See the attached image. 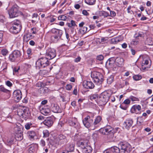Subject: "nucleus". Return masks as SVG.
<instances>
[{
	"label": "nucleus",
	"mask_w": 153,
	"mask_h": 153,
	"mask_svg": "<svg viewBox=\"0 0 153 153\" xmlns=\"http://www.w3.org/2000/svg\"><path fill=\"white\" fill-rule=\"evenodd\" d=\"M88 143L87 140H81L77 142V144L80 147L83 153H91L92 149Z\"/></svg>",
	"instance_id": "f257e3e1"
},
{
	"label": "nucleus",
	"mask_w": 153,
	"mask_h": 153,
	"mask_svg": "<svg viewBox=\"0 0 153 153\" xmlns=\"http://www.w3.org/2000/svg\"><path fill=\"white\" fill-rule=\"evenodd\" d=\"M99 132L101 134L107 135V138L109 140H111L114 137V130L110 126H107L104 128H100Z\"/></svg>",
	"instance_id": "f03ea898"
},
{
	"label": "nucleus",
	"mask_w": 153,
	"mask_h": 153,
	"mask_svg": "<svg viewBox=\"0 0 153 153\" xmlns=\"http://www.w3.org/2000/svg\"><path fill=\"white\" fill-rule=\"evenodd\" d=\"M109 92L105 91L99 95L97 102L100 106L105 105L109 100Z\"/></svg>",
	"instance_id": "7ed1b4c3"
},
{
	"label": "nucleus",
	"mask_w": 153,
	"mask_h": 153,
	"mask_svg": "<svg viewBox=\"0 0 153 153\" xmlns=\"http://www.w3.org/2000/svg\"><path fill=\"white\" fill-rule=\"evenodd\" d=\"M11 24L12 26L10 28V32L15 34L18 33L22 28L20 22L18 20H15L12 22Z\"/></svg>",
	"instance_id": "20e7f679"
},
{
	"label": "nucleus",
	"mask_w": 153,
	"mask_h": 153,
	"mask_svg": "<svg viewBox=\"0 0 153 153\" xmlns=\"http://www.w3.org/2000/svg\"><path fill=\"white\" fill-rule=\"evenodd\" d=\"M46 57H42L39 59L36 63V67L37 69L43 68L48 65L50 63Z\"/></svg>",
	"instance_id": "39448f33"
},
{
	"label": "nucleus",
	"mask_w": 153,
	"mask_h": 153,
	"mask_svg": "<svg viewBox=\"0 0 153 153\" xmlns=\"http://www.w3.org/2000/svg\"><path fill=\"white\" fill-rule=\"evenodd\" d=\"M91 76L94 82L97 84H100L103 81V76L99 72L94 71L92 72L91 74Z\"/></svg>",
	"instance_id": "423d86ee"
},
{
	"label": "nucleus",
	"mask_w": 153,
	"mask_h": 153,
	"mask_svg": "<svg viewBox=\"0 0 153 153\" xmlns=\"http://www.w3.org/2000/svg\"><path fill=\"white\" fill-rule=\"evenodd\" d=\"M120 149L121 152L123 153H128L131 151V145L127 143H122L119 145Z\"/></svg>",
	"instance_id": "0eeeda50"
},
{
	"label": "nucleus",
	"mask_w": 153,
	"mask_h": 153,
	"mask_svg": "<svg viewBox=\"0 0 153 153\" xmlns=\"http://www.w3.org/2000/svg\"><path fill=\"white\" fill-rule=\"evenodd\" d=\"M19 11L17 7H13L8 11L9 17L10 18H14L18 16L19 14Z\"/></svg>",
	"instance_id": "6e6552de"
},
{
	"label": "nucleus",
	"mask_w": 153,
	"mask_h": 153,
	"mask_svg": "<svg viewBox=\"0 0 153 153\" xmlns=\"http://www.w3.org/2000/svg\"><path fill=\"white\" fill-rule=\"evenodd\" d=\"M84 126L87 128L91 127L92 129V126L93 124V120L91 119L89 115H88L82 120Z\"/></svg>",
	"instance_id": "1a4fd4ad"
},
{
	"label": "nucleus",
	"mask_w": 153,
	"mask_h": 153,
	"mask_svg": "<svg viewBox=\"0 0 153 153\" xmlns=\"http://www.w3.org/2000/svg\"><path fill=\"white\" fill-rule=\"evenodd\" d=\"M46 55L48 59H52L56 56V51L54 49L49 48L47 50Z\"/></svg>",
	"instance_id": "9d476101"
},
{
	"label": "nucleus",
	"mask_w": 153,
	"mask_h": 153,
	"mask_svg": "<svg viewBox=\"0 0 153 153\" xmlns=\"http://www.w3.org/2000/svg\"><path fill=\"white\" fill-rule=\"evenodd\" d=\"M21 56V54L19 51L15 50L10 55L9 59L11 62H14L19 58Z\"/></svg>",
	"instance_id": "9b49d317"
},
{
	"label": "nucleus",
	"mask_w": 153,
	"mask_h": 153,
	"mask_svg": "<svg viewBox=\"0 0 153 153\" xmlns=\"http://www.w3.org/2000/svg\"><path fill=\"white\" fill-rule=\"evenodd\" d=\"M106 66L108 68H112L114 70L117 68L114 60L112 59H108L106 62Z\"/></svg>",
	"instance_id": "f8f14e48"
},
{
	"label": "nucleus",
	"mask_w": 153,
	"mask_h": 153,
	"mask_svg": "<svg viewBox=\"0 0 153 153\" xmlns=\"http://www.w3.org/2000/svg\"><path fill=\"white\" fill-rule=\"evenodd\" d=\"M102 118L101 116H98L96 117L94 120L92 126V129L94 130L99 127L100 125V122Z\"/></svg>",
	"instance_id": "ddd939ff"
},
{
	"label": "nucleus",
	"mask_w": 153,
	"mask_h": 153,
	"mask_svg": "<svg viewBox=\"0 0 153 153\" xmlns=\"http://www.w3.org/2000/svg\"><path fill=\"white\" fill-rule=\"evenodd\" d=\"M28 109L23 107L22 109H19L17 111L18 115L20 117H25L27 116Z\"/></svg>",
	"instance_id": "4468645a"
},
{
	"label": "nucleus",
	"mask_w": 153,
	"mask_h": 153,
	"mask_svg": "<svg viewBox=\"0 0 153 153\" xmlns=\"http://www.w3.org/2000/svg\"><path fill=\"white\" fill-rule=\"evenodd\" d=\"M13 97L15 101L16 102H18L22 98L21 91L19 90L15 91L13 93Z\"/></svg>",
	"instance_id": "2eb2a0df"
},
{
	"label": "nucleus",
	"mask_w": 153,
	"mask_h": 153,
	"mask_svg": "<svg viewBox=\"0 0 153 153\" xmlns=\"http://www.w3.org/2000/svg\"><path fill=\"white\" fill-rule=\"evenodd\" d=\"M120 148L116 146L112 147L104 151L103 153H120Z\"/></svg>",
	"instance_id": "dca6fc26"
},
{
	"label": "nucleus",
	"mask_w": 153,
	"mask_h": 153,
	"mask_svg": "<svg viewBox=\"0 0 153 153\" xmlns=\"http://www.w3.org/2000/svg\"><path fill=\"white\" fill-rule=\"evenodd\" d=\"M74 118H72L69 120L68 123L70 125L74 126L77 130L79 129L81 127L80 124L77 121L74 122Z\"/></svg>",
	"instance_id": "f3484780"
},
{
	"label": "nucleus",
	"mask_w": 153,
	"mask_h": 153,
	"mask_svg": "<svg viewBox=\"0 0 153 153\" xmlns=\"http://www.w3.org/2000/svg\"><path fill=\"white\" fill-rule=\"evenodd\" d=\"M38 145L36 144H32L28 146V153H35L37 151Z\"/></svg>",
	"instance_id": "a211bd4d"
},
{
	"label": "nucleus",
	"mask_w": 153,
	"mask_h": 153,
	"mask_svg": "<svg viewBox=\"0 0 153 153\" xmlns=\"http://www.w3.org/2000/svg\"><path fill=\"white\" fill-rule=\"evenodd\" d=\"M57 141L61 144H63L67 142V139L66 137L62 134L59 135L57 137Z\"/></svg>",
	"instance_id": "6ab92c4d"
},
{
	"label": "nucleus",
	"mask_w": 153,
	"mask_h": 153,
	"mask_svg": "<svg viewBox=\"0 0 153 153\" xmlns=\"http://www.w3.org/2000/svg\"><path fill=\"white\" fill-rule=\"evenodd\" d=\"M83 86L87 89H91L94 88V85L91 81H84L83 82Z\"/></svg>",
	"instance_id": "aec40b11"
},
{
	"label": "nucleus",
	"mask_w": 153,
	"mask_h": 153,
	"mask_svg": "<svg viewBox=\"0 0 153 153\" xmlns=\"http://www.w3.org/2000/svg\"><path fill=\"white\" fill-rule=\"evenodd\" d=\"M133 123L132 120L130 118L126 119L123 124V127L127 129H129Z\"/></svg>",
	"instance_id": "412c9836"
},
{
	"label": "nucleus",
	"mask_w": 153,
	"mask_h": 153,
	"mask_svg": "<svg viewBox=\"0 0 153 153\" xmlns=\"http://www.w3.org/2000/svg\"><path fill=\"white\" fill-rule=\"evenodd\" d=\"M43 123L48 128L51 127L53 124V120L51 117H48L45 120Z\"/></svg>",
	"instance_id": "4be33fe9"
},
{
	"label": "nucleus",
	"mask_w": 153,
	"mask_h": 153,
	"mask_svg": "<svg viewBox=\"0 0 153 153\" xmlns=\"http://www.w3.org/2000/svg\"><path fill=\"white\" fill-rule=\"evenodd\" d=\"M40 18L38 16V15L36 13H34L32 16V19L31 22L33 25H36L39 23V21Z\"/></svg>",
	"instance_id": "5701e85b"
},
{
	"label": "nucleus",
	"mask_w": 153,
	"mask_h": 153,
	"mask_svg": "<svg viewBox=\"0 0 153 153\" xmlns=\"http://www.w3.org/2000/svg\"><path fill=\"white\" fill-rule=\"evenodd\" d=\"M27 135L30 140H33L34 138L36 137V132L33 131H29L27 133Z\"/></svg>",
	"instance_id": "b1692460"
},
{
	"label": "nucleus",
	"mask_w": 153,
	"mask_h": 153,
	"mask_svg": "<svg viewBox=\"0 0 153 153\" xmlns=\"http://www.w3.org/2000/svg\"><path fill=\"white\" fill-rule=\"evenodd\" d=\"M18 129V132L16 133L15 135V138L16 140L20 141L23 138V136L22 133L21 131V129L19 128L18 127H16Z\"/></svg>",
	"instance_id": "393cba45"
},
{
	"label": "nucleus",
	"mask_w": 153,
	"mask_h": 153,
	"mask_svg": "<svg viewBox=\"0 0 153 153\" xmlns=\"http://www.w3.org/2000/svg\"><path fill=\"white\" fill-rule=\"evenodd\" d=\"M130 102L131 101L129 98L126 99L124 101L123 103L120 105V107L123 110H126L128 108V106L127 105H124L129 104Z\"/></svg>",
	"instance_id": "a878e982"
},
{
	"label": "nucleus",
	"mask_w": 153,
	"mask_h": 153,
	"mask_svg": "<svg viewBox=\"0 0 153 153\" xmlns=\"http://www.w3.org/2000/svg\"><path fill=\"white\" fill-rule=\"evenodd\" d=\"M40 111L41 113L44 115L47 116L50 114L51 111L49 108H46L45 106L42 108Z\"/></svg>",
	"instance_id": "bb28decb"
},
{
	"label": "nucleus",
	"mask_w": 153,
	"mask_h": 153,
	"mask_svg": "<svg viewBox=\"0 0 153 153\" xmlns=\"http://www.w3.org/2000/svg\"><path fill=\"white\" fill-rule=\"evenodd\" d=\"M116 65L117 68L118 67H120L123 64L124 59L123 58L120 57H117L114 60Z\"/></svg>",
	"instance_id": "cd10ccee"
},
{
	"label": "nucleus",
	"mask_w": 153,
	"mask_h": 153,
	"mask_svg": "<svg viewBox=\"0 0 153 153\" xmlns=\"http://www.w3.org/2000/svg\"><path fill=\"white\" fill-rule=\"evenodd\" d=\"M51 109L54 113H60L61 110L57 104H53L52 105Z\"/></svg>",
	"instance_id": "c85d7f7f"
},
{
	"label": "nucleus",
	"mask_w": 153,
	"mask_h": 153,
	"mask_svg": "<svg viewBox=\"0 0 153 153\" xmlns=\"http://www.w3.org/2000/svg\"><path fill=\"white\" fill-rule=\"evenodd\" d=\"M75 145L73 143L68 144L67 145L66 147L67 152H72L74 151V149Z\"/></svg>",
	"instance_id": "c756f323"
},
{
	"label": "nucleus",
	"mask_w": 153,
	"mask_h": 153,
	"mask_svg": "<svg viewBox=\"0 0 153 153\" xmlns=\"http://www.w3.org/2000/svg\"><path fill=\"white\" fill-rule=\"evenodd\" d=\"M51 32L55 35H62V30L56 29L55 28H53L51 30Z\"/></svg>",
	"instance_id": "7c9ffc66"
},
{
	"label": "nucleus",
	"mask_w": 153,
	"mask_h": 153,
	"mask_svg": "<svg viewBox=\"0 0 153 153\" xmlns=\"http://www.w3.org/2000/svg\"><path fill=\"white\" fill-rule=\"evenodd\" d=\"M121 40V39L120 37L112 38L111 40V43L116 44L120 42Z\"/></svg>",
	"instance_id": "2f4dec72"
},
{
	"label": "nucleus",
	"mask_w": 153,
	"mask_h": 153,
	"mask_svg": "<svg viewBox=\"0 0 153 153\" xmlns=\"http://www.w3.org/2000/svg\"><path fill=\"white\" fill-rule=\"evenodd\" d=\"M89 30H88V28L87 27L84 26L82 27H81L79 29V32L81 34L83 35L86 33Z\"/></svg>",
	"instance_id": "473e14b6"
},
{
	"label": "nucleus",
	"mask_w": 153,
	"mask_h": 153,
	"mask_svg": "<svg viewBox=\"0 0 153 153\" xmlns=\"http://www.w3.org/2000/svg\"><path fill=\"white\" fill-rule=\"evenodd\" d=\"M145 36L144 33L142 32H138L134 35V36L136 39H138L139 37H143Z\"/></svg>",
	"instance_id": "72a5a7b5"
},
{
	"label": "nucleus",
	"mask_w": 153,
	"mask_h": 153,
	"mask_svg": "<svg viewBox=\"0 0 153 153\" xmlns=\"http://www.w3.org/2000/svg\"><path fill=\"white\" fill-rule=\"evenodd\" d=\"M148 59L145 57H143V60L142 61L141 66H146L149 63Z\"/></svg>",
	"instance_id": "f704fd0d"
},
{
	"label": "nucleus",
	"mask_w": 153,
	"mask_h": 153,
	"mask_svg": "<svg viewBox=\"0 0 153 153\" xmlns=\"http://www.w3.org/2000/svg\"><path fill=\"white\" fill-rule=\"evenodd\" d=\"M99 13V15L100 16H103L104 17H107L109 16V14L108 13L104 11H100Z\"/></svg>",
	"instance_id": "c9c22d12"
},
{
	"label": "nucleus",
	"mask_w": 153,
	"mask_h": 153,
	"mask_svg": "<svg viewBox=\"0 0 153 153\" xmlns=\"http://www.w3.org/2000/svg\"><path fill=\"white\" fill-rule=\"evenodd\" d=\"M96 0H85V2L89 5H94L96 3Z\"/></svg>",
	"instance_id": "e433bc0d"
},
{
	"label": "nucleus",
	"mask_w": 153,
	"mask_h": 153,
	"mask_svg": "<svg viewBox=\"0 0 153 153\" xmlns=\"http://www.w3.org/2000/svg\"><path fill=\"white\" fill-rule=\"evenodd\" d=\"M114 76L111 75L108 77L107 79V83L108 84H111L114 81Z\"/></svg>",
	"instance_id": "4c0bfd02"
},
{
	"label": "nucleus",
	"mask_w": 153,
	"mask_h": 153,
	"mask_svg": "<svg viewBox=\"0 0 153 153\" xmlns=\"http://www.w3.org/2000/svg\"><path fill=\"white\" fill-rule=\"evenodd\" d=\"M32 126V123L31 122L27 123L25 125V128L27 130H29Z\"/></svg>",
	"instance_id": "58836bf2"
},
{
	"label": "nucleus",
	"mask_w": 153,
	"mask_h": 153,
	"mask_svg": "<svg viewBox=\"0 0 153 153\" xmlns=\"http://www.w3.org/2000/svg\"><path fill=\"white\" fill-rule=\"evenodd\" d=\"M43 137H47L49 136V132L48 131V130H44L43 131Z\"/></svg>",
	"instance_id": "ea45409f"
},
{
	"label": "nucleus",
	"mask_w": 153,
	"mask_h": 153,
	"mask_svg": "<svg viewBox=\"0 0 153 153\" xmlns=\"http://www.w3.org/2000/svg\"><path fill=\"white\" fill-rule=\"evenodd\" d=\"M146 43L149 45H152L153 44V40L151 38H148L146 39Z\"/></svg>",
	"instance_id": "a19ab883"
},
{
	"label": "nucleus",
	"mask_w": 153,
	"mask_h": 153,
	"mask_svg": "<svg viewBox=\"0 0 153 153\" xmlns=\"http://www.w3.org/2000/svg\"><path fill=\"white\" fill-rule=\"evenodd\" d=\"M129 99L132 102L139 101V100L138 98L134 96H131L129 97Z\"/></svg>",
	"instance_id": "79ce46f5"
},
{
	"label": "nucleus",
	"mask_w": 153,
	"mask_h": 153,
	"mask_svg": "<svg viewBox=\"0 0 153 153\" xmlns=\"http://www.w3.org/2000/svg\"><path fill=\"white\" fill-rule=\"evenodd\" d=\"M99 95L97 94H93L90 97V99L91 100H95V101L97 102V98L99 97Z\"/></svg>",
	"instance_id": "37998d69"
},
{
	"label": "nucleus",
	"mask_w": 153,
	"mask_h": 153,
	"mask_svg": "<svg viewBox=\"0 0 153 153\" xmlns=\"http://www.w3.org/2000/svg\"><path fill=\"white\" fill-rule=\"evenodd\" d=\"M67 25H68V26L69 27H71L73 26H74L76 25L75 21L73 20H72L71 21V23H68Z\"/></svg>",
	"instance_id": "c03bdc74"
},
{
	"label": "nucleus",
	"mask_w": 153,
	"mask_h": 153,
	"mask_svg": "<svg viewBox=\"0 0 153 153\" xmlns=\"http://www.w3.org/2000/svg\"><path fill=\"white\" fill-rule=\"evenodd\" d=\"M0 91L5 93H7L9 91L5 88L3 86H0Z\"/></svg>",
	"instance_id": "a18cd8bd"
},
{
	"label": "nucleus",
	"mask_w": 153,
	"mask_h": 153,
	"mask_svg": "<svg viewBox=\"0 0 153 153\" xmlns=\"http://www.w3.org/2000/svg\"><path fill=\"white\" fill-rule=\"evenodd\" d=\"M1 53L4 56H6L8 53V51L6 49H3L1 51Z\"/></svg>",
	"instance_id": "49530a36"
},
{
	"label": "nucleus",
	"mask_w": 153,
	"mask_h": 153,
	"mask_svg": "<svg viewBox=\"0 0 153 153\" xmlns=\"http://www.w3.org/2000/svg\"><path fill=\"white\" fill-rule=\"evenodd\" d=\"M133 78L135 80H138L142 78V77L140 75H137L134 76Z\"/></svg>",
	"instance_id": "de8ad7c7"
},
{
	"label": "nucleus",
	"mask_w": 153,
	"mask_h": 153,
	"mask_svg": "<svg viewBox=\"0 0 153 153\" xmlns=\"http://www.w3.org/2000/svg\"><path fill=\"white\" fill-rule=\"evenodd\" d=\"M62 35H55L54 36H51L52 39H56V40H57L59 39L60 38Z\"/></svg>",
	"instance_id": "09e8293b"
},
{
	"label": "nucleus",
	"mask_w": 153,
	"mask_h": 153,
	"mask_svg": "<svg viewBox=\"0 0 153 153\" xmlns=\"http://www.w3.org/2000/svg\"><path fill=\"white\" fill-rule=\"evenodd\" d=\"M66 18V17L64 15L60 16L58 17V19L60 20H65Z\"/></svg>",
	"instance_id": "8fccbe9b"
},
{
	"label": "nucleus",
	"mask_w": 153,
	"mask_h": 153,
	"mask_svg": "<svg viewBox=\"0 0 153 153\" xmlns=\"http://www.w3.org/2000/svg\"><path fill=\"white\" fill-rule=\"evenodd\" d=\"M108 39L107 38H102L100 39L101 42L102 44L105 43L107 42Z\"/></svg>",
	"instance_id": "3c124183"
},
{
	"label": "nucleus",
	"mask_w": 153,
	"mask_h": 153,
	"mask_svg": "<svg viewBox=\"0 0 153 153\" xmlns=\"http://www.w3.org/2000/svg\"><path fill=\"white\" fill-rule=\"evenodd\" d=\"M135 106L134 105H133V106L131 107V111L132 113H137V109H136L135 107Z\"/></svg>",
	"instance_id": "603ef678"
},
{
	"label": "nucleus",
	"mask_w": 153,
	"mask_h": 153,
	"mask_svg": "<svg viewBox=\"0 0 153 153\" xmlns=\"http://www.w3.org/2000/svg\"><path fill=\"white\" fill-rule=\"evenodd\" d=\"M38 32V30L35 27H33L31 29V32L33 34H36Z\"/></svg>",
	"instance_id": "864d4df0"
},
{
	"label": "nucleus",
	"mask_w": 153,
	"mask_h": 153,
	"mask_svg": "<svg viewBox=\"0 0 153 153\" xmlns=\"http://www.w3.org/2000/svg\"><path fill=\"white\" fill-rule=\"evenodd\" d=\"M108 100L111 101L112 102H114L115 101V99L114 96H111L110 94V96L109 97Z\"/></svg>",
	"instance_id": "5fc2aeb1"
},
{
	"label": "nucleus",
	"mask_w": 153,
	"mask_h": 153,
	"mask_svg": "<svg viewBox=\"0 0 153 153\" xmlns=\"http://www.w3.org/2000/svg\"><path fill=\"white\" fill-rule=\"evenodd\" d=\"M20 67L19 66L14 67L13 69V73H17Z\"/></svg>",
	"instance_id": "6e6d98bb"
},
{
	"label": "nucleus",
	"mask_w": 153,
	"mask_h": 153,
	"mask_svg": "<svg viewBox=\"0 0 153 153\" xmlns=\"http://www.w3.org/2000/svg\"><path fill=\"white\" fill-rule=\"evenodd\" d=\"M48 72V71L45 70H40L39 73L42 75H45V74H47Z\"/></svg>",
	"instance_id": "4d7b16f0"
},
{
	"label": "nucleus",
	"mask_w": 153,
	"mask_h": 153,
	"mask_svg": "<svg viewBox=\"0 0 153 153\" xmlns=\"http://www.w3.org/2000/svg\"><path fill=\"white\" fill-rule=\"evenodd\" d=\"M27 53L28 56L32 55V50L30 48H28L27 50Z\"/></svg>",
	"instance_id": "13d9d810"
},
{
	"label": "nucleus",
	"mask_w": 153,
	"mask_h": 153,
	"mask_svg": "<svg viewBox=\"0 0 153 153\" xmlns=\"http://www.w3.org/2000/svg\"><path fill=\"white\" fill-rule=\"evenodd\" d=\"M104 59V56L102 55H100L98 56L97 57V60L101 61L103 60Z\"/></svg>",
	"instance_id": "bf43d9fd"
},
{
	"label": "nucleus",
	"mask_w": 153,
	"mask_h": 153,
	"mask_svg": "<svg viewBox=\"0 0 153 153\" xmlns=\"http://www.w3.org/2000/svg\"><path fill=\"white\" fill-rule=\"evenodd\" d=\"M72 87L71 85L69 84H67L66 86V89L67 90L70 91L72 88Z\"/></svg>",
	"instance_id": "052dcab7"
},
{
	"label": "nucleus",
	"mask_w": 153,
	"mask_h": 153,
	"mask_svg": "<svg viewBox=\"0 0 153 153\" xmlns=\"http://www.w3.org/2000/svg\"><path fill=\"white\" fill-rule=\"evenodd\" d=\"M116 13L114 11L111 10L110 11V15L109 16L114 17L116 16Z\"/></svg>",
	"instance_id": "680f3d73"
},
{
	"label": "nucleus",
	"mask_w": 153,
	"mask_h": 153,
	"mask_svg": "<svg viewBox=\"0 0 153 153\" xmlns=\"http://www.w3.org/2000/svg\"><path fill=\"white\" fill-rule=\"evenodd\" d=\"M146 66H142L140 68V70L141 71H145L146 70H148V68H149V67H145Z\"/></svg>",
	"instance_id": "e2e57ef3"
},
{
	"label": "nucleus",
	"mask_w": 153,
	"mask_h": 153,
	"mask_svg": "<svg viewBox=\"0 0 153 153\" xmlns=\"http://www.w3.org/2000/svg\"><path fill=\"white\" fill-rule=\"evenodd\" d=\"M6 84L7 86L10 87L12 86V83L9 81H7L6 82Z\"/></svg>",
	"instance_id": "0e129e2a"
},
{
	"label": "nucleus",
	"mask_w": 153,
	"mask_h": 153,
	"mask_svg": "<svg viewBox=\"0 0 153 153\" xmlns=\"http://www.w3.org/2000/svg\"><path fill=\"white\" fill-rule=\"evenodd\" d=\"M135 106V107L136 109L138 111H140L141 109V107L140 105H134Z\"/></svg>",
	"instance_id": "69168bd1"
},
{
	"label": "nucleus",
	"mask_w": 153,
	"mask_h": 153,
	"mask_svg": "<svg viewBox=\"0 0 153 153\" xmlns=\"http://www.w3.org/2000/svg\"><path fill=\"white\" fill-rule=\"evenodd\" d=\"M3 35V32L2 31H0V43H1V41H2Z\"/></svg>",
	"instance_id": "338daca9"
},
{
	"label": "nucleus",
	"mask_w": 153,
	"mask_h": 153,
	"mask_svg": "<svg viewBox=\"0 0 153 153\" xmlns=\"http://www.w3.org/2000/svg\"><path fill=\"white\" fill-rule=\"evenodd\" d=\"M40 144L42 146H44L45 145V140H42L40 141Z\"/></svg>",
	"instance_id": "774afa93"
}]
</instances>
